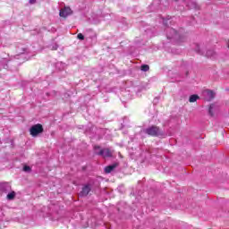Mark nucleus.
<instances>
[{
  "label": "nucleus",
  "mask_w": 229,
  "mask_h": 229,
  "mask_svg": "<svg viewBox=\"0 0 229 229\" xmlns=\"http://www.w3.org/2000/svg\"><path fill=\"white\" fill-rule=\"evenodd\" d=\"M166 37H167L168 40H175V42H177V44H182V42H185V37L180 35L173 28H168L166 30Z\"/></svg>",
  "instance_id": "nucleus-1"
},
{
  "label": "nucleus",
  "mask_w": 229,
  "mask_h": 229,
  "mask_svg": "<svg viewBox=\"0 0 229 229\" xmlns=\"http://www.w3.org/2000/svg\"><path fill=\"white\" fill-rule=\"evenodd\" d=\"M143 131L150 137H165V132L155 125L148 127L147 129L143 130Z\"/></svg>",
  "instance_id": "nucleus-2"
},
{
  "label": "nucleus",
  "mask_w": 229,
  "mask_h": 229,
  "mask_svg": "<svg viewBox=\"0 0 229 229\" xmlns=\"http://www.w3.org/2000/svg\"><path fill=\"white\" fill-rule=\"evenodd\" d=\"M94 151L95 155L103 157V158H110L114 155V151L110 150V148H101L99 146H95Z\"/></svg>",
  "instance_id": "nucleus-3"
},
{
  "label": "nucleus",
  "mask_w": 229,
  "mask_h": 229,
  "mask_svg": "<svg viewBox=\"0 0 229 229\" xmlns=\"http://www.w3.org/2000/svg\"><path fill=\"white\" fill-rule=\"evenodd\" d=\"M44 131V127H42V124L38 123L30 127V132L32 137H38L39 133H42Z\"/></svg>",
  "instance_id": "nucleus-4"
},
{
  "label": "nucleus",
  "mask_w": 229,
  "mask_h": 229,
  "mask_svg": "<svg viewBox=\"0 0 229 229\" xmlns=\"http://www.w3.org/2000/svg\"><path fill=\"white\" fill-rule=\"evenodd\" d=\"M16 53H18V55H15L14 58L19 60V56H22L23 55L28 54L29 51H28V48L26 47V46L21 45V46L18 47Z\"/></svg>",
  "instance_id": "nucleus-5"
},
{
  "label": "nucleus",
  "mask_w": 229,
  "mask_h": 229,
  "mask_svg": "<svg viewBox=\"0 0 229 229\" xmlns=\"http://www.w3.org/2000/svg\"><path fill=\"white\" fill-rule=\"evenodd\" d=\"M203 96L206 101H212L216 98V93L210 89H206L203 91Z\"/></svg>",
  "instance_id": "nucleus-6"
},
{
  "label": "nucleus",
  "mask_w": 229,
  "mask_h": 229,
  "mask_svg": "<svg viewBox=\"0 0 229 229\" xmlns=\"http://www.w3.org/2000/svg\"><path fill=\"white\" fill-rule=\"evenodd\" d=\"M72 13V10L70 9V7H64L63 9L60 10L59 12V15L60 17H69V15H71Z\"/></svg>",
  "instance_id": "nucleus-7"
},
{
  "label": "nucleus",
  "mask_w": 229,
  "mask_h": 229,
  "mask_svg": "<svg viewBox=\"0 0 229 229\" xmlns=\"http://www.w3.org/2000/svg\"><path fill=\"white\" fill-rule=\"evenodd\" d=\"M12 191V185L8 182H3L0 184V192H10Z\"/></svg>",
  "instance_id": "nucleus-8"
},
{
  "label": "nucleus",
  "mask_w": 229,
  "mask_h": 229,
  "mask_svg": "<svg viewBox=\"0 0 229 229\" xmlns=\"http://www.w3.org/2000/svg\"><path fill=\"white\" fill-rule=\"evenodd\" d=\"M90 184H87L82 188V191H81V196H88L89 192H90Z\"/></svg>",
  "instance_id": "nucleus-9"
},
{
  "label": "nucleus",
  "mask_w": 229,
  "mask_h": 229,
  "mask_svg": "<svg viewBox=\"0 0 229 229\" xmlns=\"http://www.w3.org/2000/svg\"><path fill=\"white\" fill-rule=\"evenodd\" d=\"M3 69H8V60L6 59L0 60V71Z\"/></svg>",
  "instance_id": "nucleus-10"
},
{
  "label": "nucleus",
  "mask_w": 229,
  "mask_h": 229,
  "mask_svg": "<svg viewBox=\"0 0 229 229\" xmlns=\"http://www.w3.org/2000/svg\"><path fill=\"white\" fill-rule=\"evenodd\" d=\"M117 164H113L110 165L106 166L105 168V173L109 174L112 173V171H114V169H115V167H117Z\"/></svg>",
  "instance_id": "nucleus-11"
},
{
  "label": "nucleus",
  "mask_w": 229,
  "mask_h": 229,
  "mask_svg": "<svg viewBox=\"0 0 229 229\" xmlns=\"http://www.w3.org/2000/svg\"><path fill=\"white\" fill-rule=\"evenodd\" d=\"M199 99V96L198 95H191L189 98L190 103H196Z\"/></svg>",
  "instance_id": "nucleus-12"
},
{
  "label": "nucleus",
  "mask_w": 229,
  "mask_h": 229,
  "mask_svg": "<svg viewBox=\"0 0 229 229\" xmlns=\"http://www.w3.org/2000/svg\"><path fill=\"white\" fill-rule=\"evenodd\" d=\"M214 110H216V106L215 104H211L208 109V113H209V115H211V117H214Z\"/></svg>",
  "instance_id": "nucleus-13"
},
{
  "label": "nucleus",
  "mask_w": 229,
  "mask_h": 229,
  "mask_svg": "<svg viewBox=\"0 0 229 229\" xmlns=\"http://www.w3.org/2000/svg\"><path fill=\"white\" fill-rule=\"evenodd\" d=\"M15 198V191L9 192L7 194V199L12 200Z\"/></svg>",
  "instance_id": "nucleus-14"
},
{
  "label": "nucleus",
  "mask_w": 229,
  "mask_h": 229,
  "mask_svg": "<svg viewBox=\"0 0 229 229\" xmlns=\"http://www.w3.org/2000/svg\"><path fill=\"white\" fill-rule=\"evenodd\" d=\"M140 70L143 71V72H148V71H149V65L142 64Z\"/></svg>",
  "instance_id": "nucleus-15"
},
{
  "label": "nucleus",
  "mask_w": 229,
  "mask_h": 229,
  "mask_svg": "<svg viewBox=\"0 0 229 229\" xmlns=\"http://www.w3.org/2000/svg\"><path fill=\"white\" fill-rule=\"evenodd\" d=\"M195 50L197 53H199V55H205V52L199 48V45H196Z\"/></svg>",
  "instance_id": "nucleus-16"
},
{
  "label": "nucleus",
  "mask_w": 229,
  "mask_h": 229,
  "mask_svg": "<svg viewBox=\"0 0 229 229\" xmlns=\"http://www.w3.org/2000/svg\"><path fill=\"white\" fill-rule=\"evenodd\" d=\"M205 55L208 56V58H212V56H214V50L207 51Z\"/></svg>",
  "instance_id": "nucleus-17"
},
{
  "label": "nucleus",
  "mask_w": 229,
  "mask_h": 229,
  "mask_svg": "<svg viewBox=\"0 0 229 229\" xmlns=\"http://www.w3.org/2000/svg\"><path fill=\"white\" fill-rule=\"evenodd\" d=\"M77 38H79V40H85V36H83V34H81V33H79L77 35Z\"/></svg>",
  "instance_id": "nucleus-18"
},
{
  "label": "nucleus",
  "mask_w": 229,
  "mask_h": 229,
  "mask_svg": "<svg viewBox=\"0 0 229 229\" xmlns=\"http://www.w3.org/2000/svg\"><path fill=\"white\" fill-rule=\"evenodd\" d=\"M23 171H24L25 173H30V171H31V167H30V166H28V165H25V166L23 167Z\"/></svg>",
  "instance_id": "nucleus-19"
},
{
  "label": "nucleus",
  "mask_w": 229,
  "mask_h": 229,
  "mask_svg": "<svg viewBox=\"0 0 229 229\" xmlns=\"http://www.w3.org/2000/svg\"><path fill=\"white\" fill-rule=\"evenodd\" d=\"M169 22H171L170 19L163 20V24H165V26H169Z\"/></svg>",
  "instance_id": "nucleus-20"
},
{
  "label": "nucleus",
  "mask_w": 229,
  "mask_h": 229,
  "mask_svg": "<svg viewBox=\"0 0 229 229\" xmlns=\"http://www.w3.org/2000/svg\"><path fill=\"white\" fill-rule=\"evenodd\" d=\"M35 3H37V0H30V4H35Z\"/></svg>",
  "instance_id": "nucleus-21"
},
{
  "label": "nucleus",
  "mask_w": 229,
  "mask_h": 229,
  "mask_svg": "<svg viewBox=\"0 0 229 229\" xmlns=\"http://www.w3.org/2000/svg\"><path fill=\"white\" fill-rule=\"evenodd\" d=\"M158 4V3H160V0H156L152 4L154 5L155 4Z\"/></svg>",
  "instance_id": "nucleus-22"
},
{
  "label": "nucleus",
  "mask_w": 229,
  "mask_h": 229,
  "mask_svg": "<svg viewBox=\"0 0 229 229\" xmlns=\"http://www.w3.org/2000/svg\"><path fill=\"white\" fill-rule=\"evenodd\" d=\"M54 49H57V47H54Z\"/></svg>",
  "instance_id": "nucleus-23"
},
{
  "label": "nucleus",
  "mask_w": 229,
  "mask_h": 229,
  "mask_svg": "<svg viewBox=\"0 0 229 229\" xmlns=\"http://www.w3.org/2000/svg\"><path fill=\"white\" fill-rule=\"evenodd\" d=\"M172 1H178V0H172Z\"/></svg>",
  "instance_id": "nucleus-24"
}]
</instances>
